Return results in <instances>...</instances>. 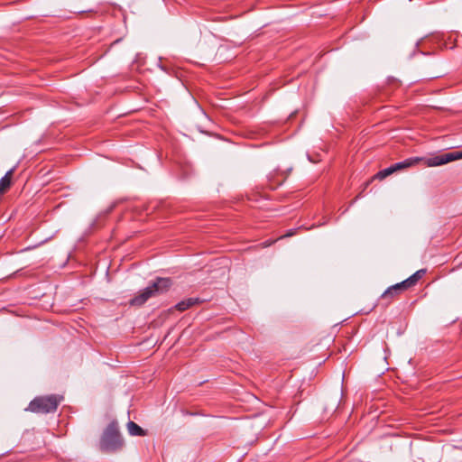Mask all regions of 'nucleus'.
<instances>
[{
  "mask_svg": "<svg viewBox=\"0 0 462 462\" xmlns=\"http://www.w3.org/2000/svg\"><path fill=\"white\" fill-rule=\"evenodd\" d=\"M171 286L172 281L171 278L157 277L146 288L132 298L129 304L134 307H141L151 298L166 293Z\"/></svg>",
  "mask_w": 462,
  "mask_h": 462,
  "instance_id": "f257e3e1",
  "label": "nucleus"
},
{
  "mask_svg": "<svg viewBox=\"0 0 462 462\" xmlns=\"http://www.w3.org/2000/svg\"><path fill=\"white\" fill-rule=\"evenodd\" d=\"M124 446V440L119 432V427L116 421H112L104 430L100 441L99 448L105 453H113L120 450Z\"/></svg>",
  "mask_w": 462,
  "mask_h": 462,
  "instance_id": "f03ea898",
  "label": "nucleus"
},
{
  "mask_svg": "<svg viewBox=\"0 0 462 462\" xmlns=\"http://www.w3.org/2000/svg\"><path fill=\"white\" fill-rule=\"evenodd\" d=\"M62 399V396L56 394L38 396L30 402L25 411L42 414L55 412Z\"/></svg>",
  "mask_w": 462,
  "mask_h": 462,
  "instance_id": "7ed1b4c3",
  "label": "nucleus"
},
{
  "mask_svg": "<svg viewBox=\"0 0 462 462\" xmlns=\"http://www.w3.org/2000/svg\"><path fill=\"white\" fill-rule=\"evenodd\" d=\"M422 160H423L422 157H411V158L405 159L402 162L393 163L390 167L380 171L376 174V177L380 180H383V179L386 178L387 176L393 174V172L402 171L404 169H407L413 165H416L419 162H420Z\"/></svg>",
  "mask_w": 462,
  "mask_h": 462,
  "instance_id": "20e7f679",
  "label": "nucleus"
},
{
  "mask_svg": "<svg viewBox=\"0 0 462 462\" xmlns=\"http://www.w3.org/2000/svg\"><path fill=\"white\" fill-rule=\"evenodd\" d=\"M421 162H424V164L428 167H436L444 165L450 162L462 159V152H453L443 153L439 155H435L430 158H422Z\"/></svg>",
  "mask_w": 462,
  "mask_h": 462,
  "instance_id": "39448f33",
  "label": "nucleus"
},
{
  "mask_svg": "<svg viewBox=\"0 0 462 462\" xmlns=\"http://www.w3.org/2000/svg\"><path fill=\"white\" fill-rule=\"evenodd\" d=\"M405 289L401 282L390 286L380 297V302L383 307L389 306L401 292L404 291Z\"/></svg>",
  "mask_w": 462,
  "mask_h": 462,
  "instance_id": "423d86ee",
  "label": "nucleus"
},
{
  "mask_svg": "<svg viewBox=\"0 0 462 462\" xmlns=\"http://www.w3.org/2000/svg\"><path fill=\"white\" fill-rule=\"evenodd\" d=\"M287 174L280 170H275L270 173L269 176V186L272 189H275L281 186L286 180Z\"/></svg>",
  "mask_w": 462,
  "mask_h": 462,
  "instance_id": "0eeeda50",
  "label": "nucleus"
},
{
  "mask_svg": "<svg viewBox=\"0 0 462 462\" xmlns=\"http://www.w3.org/2000/svg\"><path fill=\"white\" fill-rule=\"evenodd\" d=\"M426 273L425 269H420L415 272L412 275H411L406 280L401 282V284L403 286V288L406 290L415 286L417 282L423 277V275Z\"/></svg>",
  "mask_w": 462,
  "mask_h": 462,
  "instance_id": "6e6552de",
  "label": "nucleus"
},
{
  "mask_svg": "<svg viewBox=\"0 0 462 462\" xmlns=\"http://www.w3.org/2000/svg\"><path fill=\"white\" fill-rule=\"evenodd\" d=\"M15 168L9 170L0 180V194L6 192L12 185V178Z\"/></svg>",
  "mask_w": 462,
  "mask_h": 462,
  "instance_id": "1a4fd4ad",
  "label": "nucleus"
},
{
  "mask_svg": "<svg viewBox=\"0 0 462 462\" xmlns=\"http://www.w3.org/2000/svg\"><path fill=\"white\" fill-rule=\"evenodd\" d=\"M200 300L199 298H189L178 302L175 305V309L179 311H184L189 310L190 307L199 304Z\"/></svg>",
  "mask_w": 462,
  "mask_h": 462,
  "instance_id": "9d476101",
  "label": "nucleus"
},
{
  "mask_svg": "<svg viewBox=\"0 0 462 462\" xmlns=\"http://www.w3.org/2000/svg\"><path fill=\"white\" fill-rule=\"evenodd\" d=\"M127 430H128L129 434L132 436H145L146 435L145 430L134 421H129L127 423Z\"/></svg>",
  "mask_w": 462,
  "mask_h": 462,
  "instance_id": "9b49d317",
  "label": "nucleus"
},
{
  "mask_svg": "<svg viewBox=\"0 0 462 462\" xmlns=\"http://www.w3.org/2000/svg\"><path fill=\"white\" fill-rule=\"evenodd\" d=\"M297 231H298V228L290 229V230L287 231L286 234H284L283 236H281L278 239H282V238H284V237H291V236L296 235Z\"/></svg>",
  "mask_w": 462,
  "mask_h": 462,
  "instance_id": "f8f14e48",
  "label": "nucleus"
},
{
  "mask_svg": "<svg viewBox=\"0 0 462 462\" xmlns=\"http://www.w3.org/2000/svg\"><path fill=\"white\" fill-rule=\"evenodd\" d=\"M274 242H275V240H271V241L265 242L264 246L272 245Z\"/></svg>",
  "mask_w": 462,
  "mask_h": 462,
  "instance_id": "ddd939ff",
  "label": "nucleus"
}]
</instances>
